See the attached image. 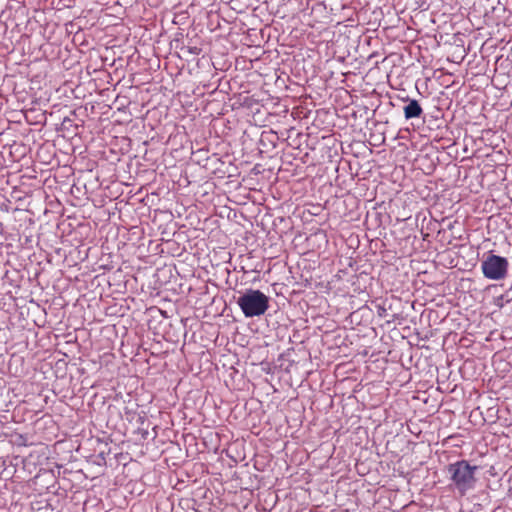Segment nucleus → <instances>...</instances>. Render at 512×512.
Instances as JSON below:
<instances>
[{
  "label": "nucleus",
  "mask_w": 512,
  "mask_h": 512,
  "mask_svg": "<svg viewBox=\"0 0 512 512\" xmlns=\"http://www.w3.org/2000/svg\"><path fill=\"white\" fill-rule=\"evenodd\" d=\"M508 267L507 258L495 254H489L481 262V270L484 277L494 281L504 279L508 274Z\"/></svg>",
  "instance_id": "3"
},
{
  "label": "nucleus",
  "mask_w": 512,
  "mask_h": 512,
  "mask_svg": "<svg viewBox=\"0 0 512 512\" xmlns=\"http://www.w3.org/2000/svg\"><path fill=\"white\" fill-rule=\"evenodd\" d=\"M404 100L407 102V105L403 107L405 119L410 120L413 118H419L423 113V109L419 102L408 97Z\"/></svg>",
  "instance_id": "4"
},
{
  "label": "nucleus",
  "mask_w": 512,
  "mask_h": 512,
  "mask_svg": "<svg viewBox=\"0 0 512 512\" xmlns=\"http://www.w3.org/2000/svg\"><path fill=\"white\" fill-rule=\"evenodd\" d=\"M385 312V309H382L381 313H379V316H382V314H384Z\"/></svg>",
  "instance_id": "7"
},
{
  "label": "nucleus",
  "mask_w": 512,
  "mask_h": 512,
  "mask_svg": "<svg viewBox=\"0 0 512 512\" xmlns=\"http://www.w3.org/2000/svg\"><path fill=\"white\" fill-rule=\"evenodd\" d=\"M385 312V309H382L381 313H379V316H382V314H384Z\"/></svg>",
  "instance_id": "6"
},
{
  "label": "nucleus",
  "mask_w": 512,
  "mask_h": 512,
  "mask_svg": "<svg viewBox=\"0 0 512 512\" xmlns=\"http://www.w3.org/2000/svg\"><path fill=\"white\" fill-rule=\"evenodd\" d=\"M385 312V309H382L381 313H379V316H382V314H384Z\"/></svg>",
  "instance_id": "5"
},
{
  "label": "nucleus",
  "mask_w": 512,
  "mask_h": 512,
  "mask_svg": "<svg viewBox=\"0 0 512 512\" xmlns=\"http://www.w3.org/2000/svg\"><path fill=\"white\" fill-rule=\"evenodd\" d=\"M477 470V466H472L465 460L449 464L450 479L461 495H465L467 491L474 489L476 484L475 472Z\"/></svg>",
  "instance_id": "2"
},
{
  "label": "nucleus",
  "mask_w": 512,
  "mask_h": 512,
  "mask_svg": "<svg viewBox=\"0 0 512 512\" xmlns=\"http://www.w3.org/2000/svg\"><path fill=\"white\" fill-rule=\"evenodd\" d=\"M236 303L246 318L259 317L269 308V297L257 289H246L237 298Z\"/></svg>",
  "instance_id": "1"
}]
</instances>
